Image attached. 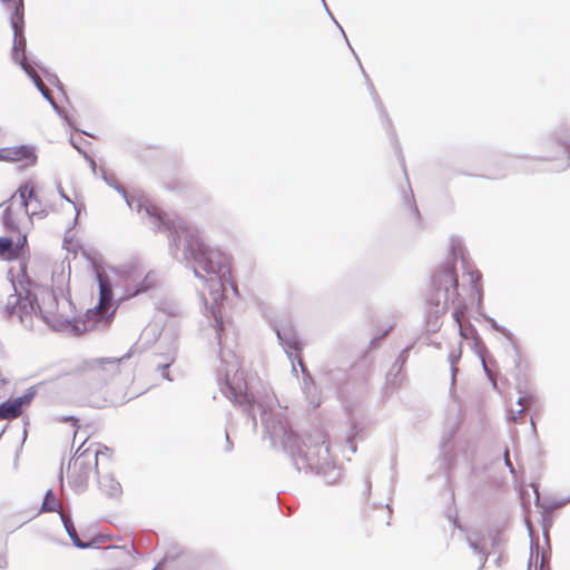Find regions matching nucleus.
I'll list each match as a JSON object with an SVG mask.
<instances>
[{
	"label": "nucleus",
	"mask_w": 570,
	"mask_h": 570,
	"mask_svg": "<svg viewBox=\"0 0 570 570\" xmlns=\"http://www.w3.org/2000/svg\"><path fill=\"white\" fill-rule=\"evenodd\" d=\"M37 387H29L22 395L9 397L0 403V420H12L20 416L26 407H28L35 396Z\"/></svg>",
	"instance_id": "1a4fd4ad"
},
{
	"label": "nucleus",
	"mask_w": 570,
	"mask_h": 570,
	"mask_svg": "<svg viewBox=\"0 0 570 570\" xmlns=\"http://www.w3.org/2000/svg\"><path fill=\"white\" fill-rule=\"evenodd\" d=\"M98 476V484L99 489L109 498H117L121 493V485L120 483L114 479L112 475L106 474L100 475L99 473L96 474Z\"/></svg>",
	"instance_id": "2eb2a0df"
},
{
	"label": "nucleus",
	"mask_w": 570,
	"mask_h": 570,
	"mask_svg": "<svg viewBox=\"0 0 570 570\" xmlns=\"http://www.w3.org/2000/svg\"><path fill=\"white\" fill-rule=\"evenodd\" d=\"M137 347L134 345L126 354L120 357H101L86 362V368L89 377L95 380V389H100L108 383L110 379L119 372V364L131 357Z\"/></svg>",
	"instance_id": "0eeeda50"
},
{
	"label": "nucleus",
	"mask_w": 570,
	"mask_h": 570,
	"mask_svg": "<svg viewBox=\"0 0 570 570\" xmlns=\"http://www.w3.org/2000/svg\"><path fill=\"white\" fill-rule=\"evenodd\" d=\"M2 225L10 232L19 230V226L13 219V214L10 207L4 208L2 212Z\"/></svg>",
	"instance_id": "4be33fe9"
},
{
	"label": "nucleus",
	"mask_w": 570,
	"mask_h": 570,
	"mask_svg": "<svg viewBox=\"0 0 570 570\" xmlns=\"http://www.w3.org/2000/svg\"><path fill=\"white\" fill-rule=\"evenodd\" d=\"M531 401H532V396H530V395H520L518 397L517 403H518V405H523V404L528 405V404L531 403Z\"/></svg>",
	"instance_id": "09e8293b"
},
{
	"label": "nucleus",
	"mask_w": 570,
	"mask_h": 570,
	"mask_svg": "<svg viewBox=\"0 0 570 570\" xmlns=\"http://www.w3.org/2000/svg\"><path fill=\"white\" fill-rule=\"evenodd\" d=\"M233 449H234V444H233V442H232V440H230V438H229L228 432L226 431V432H225V449H224V451H225L226 453H229V452H232V451H233Z\"/></svg>",
	"instance_id": "de8ad7c7"
},
{
	"label": "nucleus",
	"mask_w": 570,
	"mask_h": 570,
	"mask_svg": "<svg viewBox=\"0 0 570 570\" xmlns=\"http://www.w3.org/2000/svg\"><path fill=\"white\" fill-rule=\"evenodd\" d=\"M57 421L63 422V423H70L72 426H78V422H79V420L72 415L59 416V417H57Z\"/></svg>",
	"instance_id": "79ce46f5"
},
{
	"label": "nucleus",
	"mask_w": 570,
	"mask_h": 570,
	"mask_svg": "<svg viewBox=\"0 0 570 570\" xmlns=\"http://www.w3.org/2000/svg\"><path fill=\"white\" fill-rule=\"evenodd\" d=\"M104 181L122 196L130 209L148 216L155 232L168 234L169 253L178 262L191 268L197 278L208 284L212 304L206 307L214 337L219 346L220 366L217 370V382L222 393L233 403H262L249 389L245 373L239 370V362L228 344L226 324L222 315L223 278L228 273V258L208 246L198 228L188 225L181 218L171 216L156 205L139 197L130 196L118 184L114 174L100 169Z\"/></svg>",
	"instance_id": "f257e3e1"
},
{
	"label": "nucleus",
	"mask_w": 570,
	"mask_h": 570,
	"mask_svg": "<svg viewBox=\"0 0 570 570\" xmlns=\"http://www.w3.org/2000/svg\"><path fill=\"white\" fill-rule=\"evenodd\" d=\"M450 520H451V522H452L454 528H456V529H459L461 531H464V528L460 523L459 518L456 515L452 517Z\"/></svg>",
	"instance_id": "3c124183"
},
{
	"label": "nucleus",
	"mask_w": 570,
	"mask_h": 570,
	"mask_svg": "<svg viewBox=\"0 0 570 570\" xmlns=\"http://www.w3.org/2000/svg\"><path fill=\"white\" fill-rule=\"evenodd\" d=\"M484 320L487 321V323L490 325V327L492 330H494L495 332L502 334L509 341V343L514 348L517 356H519V347H518V344L515 343L514 334L509 328H507L505 326L500 325L491 316H484Z\"/></svg>",
	"instance_id": "a211bd4d"
},
{
	"label": "nucleus",
	"mask_w": 570,
	"mask_h": 570,
	"mask_svg": "<svg viewBox=\"0 0 570 570\" xmlns=\"http://www.w3.org/2000/svg\"><path fill=\"white\" fill-rule=\"evenodd\" d=\"M185 567L187 570H213L215 567V559L210 553H194L189 551Z\"/></svg>",
	"instance_id": "ddd939ff"
},
{
	"label": "nucleus",
	"mask_w": 570,
	"mask_h": 570,
	"mask_svg": "<svg viewBox=\"0 0 570 570\" xmlns=\"http://www.w3.org/2000/svg\"><path fill=\"white\" fill-rule=\"evenodd\" d=\"M406 205L411 209V212L415 215L416 218L420 217V212L417 206L415 205L414 195L412 190L410 191V197L405 199Z\"/></svg>",
	"instance_id": "c9c22d12"
},
{
	"label": "nucleus",
	"mask_w": 570,
	"mask_h": 570,
	"mask_svg": "<svg viewBox=\"0 0 570 570\" xmlns=\"http://www.w3.org/2000/svg\"><path fill=\"white\" fill-rule=\"evenodd\" d=\"M20 67L26 72V75L32 80V82L35 83L39 92L42 95V97L46 100H49L52 96L50 95L49 90L45 88L41 80L36 76L32 66L20 62Z\"/></svg>",
	"instance_id": "aec40b11"
},
{
	"label": "nucleus",
	"mask_w": 570,
	"mask_h": 570,
	"mask_svg": "<svg viewBox=\"0 0 570 570\" xmlns=\"http://www.w3.org/2000/svg\"><path fill=\"white\" fill-rule=\"evenodd\" d=\"M461 261L464 273L470 276V283L478 292L479 304L482 299L481 291L478 285L481 281V273L471 268L469 259L465 254V248L461 238L451 236L450 238V257L449 259L432 275V293L428 297V303L431 306V314L439 316L445 313L449 303H454L459 296L458 292V275L456 262Z\"/></svg>",
	"instance_id": "7ed1b4c3"
},
{
	"label": "nucleus",
	"mask_w": 570,
	"mask_h": 570,
	"mask_svg": "<svg viewBox=\"0 0 570 570\" xmlns=\"http://www.w3.org/2000/svg\"><path fill=\"white\" fill-rule=\"evenodd\" d=\"M48 81L55 86L59 91H61L63 95L66 94L65 92V87H63V83L60 81V79L58 78L57 75H49L48 76Z\"/></svg>",
	"instance_id": "4c0bfd02"
},
{
	"label": "nucleus",
	"mask_w": 570,
	"mask_h": 570,
	"mask_svg": "<svg viewBox=\"0 0 570 570\" xmlns=\"http://www.w3.org/2000/svg\"><path fill=\"white\" fill-rule=\"evenodd\" d=\"M348 420H350V423H351V429H352V434L353 435H348L346 441H347V444H348V448H350L351 452L355 453L356 452V445L354 443V436L360 434L362 432V429L357 426V424L354 422V420H353V417L351 415L348 416Z\"/></svg>",
	"instance_id": "a878e982"
},
{
	"label": "nucleus",
	"mask_w": 570,
	"mask_h": 570,
	"mask_svg": "<svg viewBox=\"0 0 570 570\" xmlns=\"http://www.w3.org/2000/svg\"><path fill=\"white\" fill-rule=\"evenodd\" d=\"M539 159L540 160H544V161H549V160H552L553 158L552 157H540Z\"/></svg>",
	"instance_id": "864d4df0"
},
{
	"label": "nucleus",
	"mask_w": 570,
	"mask_h": 570,
	"mask_svg": "<svg viewBox=\"0 0 570 570\" xmlns=\"http://www.w3.org/2000/svg\"><path fill=\"white\" fill-rule=\"evenodd\" d=\"M324 375L326 376L327 381L333 383L335 386L340 387L345 383V380L347 377V371L346 368L331 367L330 365H327L324 368Z\"/></svg>",
	"instance_id": "6ab92c4d"
},
{
	"label": "nucleus",
	"mask_w": 570,
	"mask_h": 570,
	"mask_svg": "<svg viewBox=\"0 0 570 570\" xmlns=\"http://www.w3.org/2000/svg\"><path fill=\"white\" fill-rule=\"evenodd\" d=\"M534 502H535L537 505L539 504V498L538 497L535 498Z\"/></svg>",
	"instance_id": "052dcab7"
},
{
	"label": "nucleus",
	"mask_w": 570,
	"mask_h": 570,
	"mask_svg": "<svg viewBox=\"0 0 570 570\" xmlns=\"http://www.w3.org/2000/svg\"><path fill=\"white\" fill-rule=\"evenodd\" d=\"M50 106L52 107V109L56 111V114L63 118L65 119V112L63 110L59 107V105L55 101V99L51 97L49 100H47Z\"/></svg>",
	"instance_id": "a18cd8bd"
},
{
	"label": "nucleus",
	"mask_w": 570,
	"mask_h": 570,
	"mask_svg": "<svg viewBox=\"0 0 570 570\" xmlns=\"http://www.w3.org/2000/svg\"><path fill=\"white\" fill-rule=\"evenodd\" d=\"M40 206H41V204H40V203H39V204H38V203H36V205H35V207H33V208L40 209Z\"/></svg>",
	"instance_id": "4d7b16f0"
},
{
	"label": "nucleus",
	"mask_w": 570,
	"mask_h": 570,
	"mask_svg": "<svg viewBox=\"0 0 570 570\" xmlns=\"http://www.w3.org/2000/svg\"><path fill=\"white\" fill-rule=\"evenodd\" d=\"M460 355H461V351L458 353V355H455L454 352H451L450 355H449V361H450V364H451L452 380L454 379L455 363L459 361Z\"/></svg>",
	"instance_id": "ea45409f"
},
{
	"label": "nucleus",
	"mask_w": 570,
	"mask_h": 570,
	"mask_svg": "<svg viewBox=\"0 0 570 570\" xmlns=\"http://www.w3.org/2000/svg\"><path fill=\"white\" fill-rule=\"evenodd\" d=\"M17 194H19L21 207L23 208L24 214L29 215L30 203L35 202L39 204V198L35 191L33 185L30 181H26L19 186Z\"/></svg>",
	"instance_id": "dca6fc26"
},
{
	"label": "nucleus",
	"mask_w": 570,
	"mask_h": 570,
	"mask_svg": "<svg viewBox=\"0 0 570 570\" xmlns=\"http://www.w3.org/2000/svg\"><path fill=\"white\" fill-rule=\"evenodd\" d=\"M525 523L529 529V532L531 533L530 522L528 520H525ZM530 538H531V544H530L531 556H530L529 563H528L529 568L531 567V563H532L533 552L535 551V558H538L539 550H540L538 541L537 540L534 541L531 534H530Z\"/></svg>",
	"instance_id": "473e14b6"
},
{
	"label": "nucleus",
	"mask_w": 570,
	"mask_h": 570,
	"mask_svg": "<svg viewBox=\"0 0 570 570\" xmlns=\"http://www.w3.org/2000/svg\"><path fill=\"white\" fill-rule=\"evenodd\" d=\"M465 539H466V543L469 544V547H470L473 551H475V552H478L479 554H481V556H482V564H484V562L487 561V554H485V552L483 551V549L481 548V546H480L476 541H473V540L471 539V537H469V535H466V538H465Z\"/></svg>",
	"instance_id": "2f4dec72"
},
{
	"label": "nucleus",
	"mask_w": 570,
	"mask_h": 570,
	"mask_svg": "<svg viewBox=\"0 0 570 570\" xmlns=\"http://www.w3.org/2000/svg\"><path fill=\"white\" fill-rule=\"evenodd\" d=\"M271 327L275 332L278 344L283 347L284 353L292 364V373L297 376L295 363L301 367L303 374L307 372L301 354L305 347L295 324L289 317H283L271 322Z\"/></svg>",
	"instance_id": "20e7f679"
},
{
	"label": "nucleus",
	"mask_w": 570,
	"mask_h": 570,
	"mask_svg": "<svg viewBox=\"0 0 570 570\" xmlns=\"http://www.w3.org/2000/svg\"><path fill=\"white\" fill-rule=\"evenodd\" d=\"M27 247H28L27 235L22 234L19 236L17 243L16 244L13 243V248L11 249V252L14 254H20V253H23Z\"/></svg>",
	"instance_id": "7c9ffc66"
},
{
	"label": "nucleus",
	"mask_w": 570,
	"mask_h": 570,
	"mask_svg": "<svg viewBox=\"0 0 570 570\" xmlns=\"http://www.w3.org/2000/svg\"><path fill=\"white\" fill-rule=\"evenodd\" d=\"M568 498H570V494L568 495Z\"/></svg>",
	"instance_id": "680f3d73"
},
{
	"label": "nucleus",
	"mask_w": 570,
	"mask_h": 570,
	"mask_svg": "<svg viewBox=\"0 0 570 570\" xmlns=\"http://www.w3.org/2000/svg\"><path fill=\"white\" fill-rule=\"evenodd\" d=\"M70 142H71L72 147H73L75 149H77L80 154H81V151H83V150L78 146V142H75L72 139L70 140Z\"/></svg>",
	"instance_id": "603ef678"
},
{
	"label": "nucleus",
	"mask_w": 570,
	"mask_h": 570,
	"mask_svg": "<svg viewBox=\"0 0 570 570\" xmlns=\"http://www.w3.org/2000/svg\"><path fill=\"white\" fill-rule=\"evenodd\" d=\"M30 220L32 219V217H38V218H45L47 216V210L46 209H37V208H32L31 212H29V215H27Z\"/></svg>",
	"instance_id": "37998d69"
},
{
	"label": "nucleus",
	"mask_w": 570,
	"mask_h": 570,
	"mask_svg": "<svg viewBox=\"0 0 570 570\" xmlns=\"http://www.w3.org/2000/svg\"><path fill=\"white\" fill-rule=\"evenodd\" d=\"M570 503V498L566 497V498H562L561 500L559 501H554L552 502L549 508L550 509H559V508H562L564 507L566 504Z\"/></svg>",
	"instance_id": "49530a36"
},
{
	"label": "nucleus",
	"mask_w": 570,
	"mask_h": 570,
	"mask_svg": "<svg viewBox=\"0 0 570 570\" xmlns=\"http://www.w3.org/2000/svg\"><path fill=\"white\" fill-rule=\"evenodd\" d=\"M115 273L119 281L122 282V293L119 299H129L148 293L156 288L158 284V277L154 271L142 275L138 265L134 263L115 268Z\"/></svg>",
	"instance_id": "39448f33"
},
{
	"label": "nucleus",
	"mask_w": 570,
	"mask_h": 570,
	"mask_svg": "<svg viewBox=\"0 0 570 570\" xmlns=\"http://www.w3.org/2000/svg\"><path fill=\"white\" fill-rule=\"evenodd\" d=\"M10 12V26L13 31V43L11 49L12 60L20 66V62L31 65L27 58V40L24 37L23 0H0Z\"/></svg>",
	"instance_id": "423d86ee"
},
{
	"label": "nucleus",
	"mask_w": 570,
	"mask_h": 570,
	"mask_svg": "<svg viewBox=\"0 0 570 570\" xmlns=\"http://www.w3.org/2000/svg\"><path fill=\"white\" fill-rule=\"evenodd\" d=\"M99 298L94 308L88 309V318L110 321L118 304L115 302L112 283L106 274L96 271Z\"/></svg>",
	"instance_id": "6e6552de"
},
{
	"label": "nucleus",
	"mask_w": 570,
	"mask_h": 570,
	"mask_svg": "<svg viewBox=\"0 0 570 570\" xmlns=\"http://www.w3.org/2000/svg\"><path fill=\"white\" fill-rule=\"evenodd\" d=\"M370 487H371L370 481L366 480V488H367V490H370Z\"/></svg>",
	"instance_id": "13d9d810"
},
{
	"label": "nucleus",
	"mask_w": 570,
	"mask_h": 570,
	"mask_svg": "<svg viewBox=\"0 0 570 570\" xmlns=\"http://www.w3.org/2000/svg\"><path fill=\"white\" fill-rule=\"evenodd\" d=\"M503 459H504V464H505V466L509 469V472H510L513 476H515L517 471H515V469H514V466H513V464H512V462H511V460H510V456H509V449H505V450H504Z\"/></svg>",
	"instance_id": "58836bf2"
},
{
	"label": "nucleus",
	"mask_w": 570,
	"mask_h": 570,
	"mask_svg": "<svg viewBox=\"0 0 570 570\" xmlns=\"http://www.w3.org/2000/svg\"><path fill=\"white\" fill-rule=\"evenodd\" d=\"M13 248V239L9 236H0V255L10 253Z\"/></svg>",
	"instance_id": "c756f323"
},
{
	"label": "nucleus",
	"mask_w": 570,
	"mask_h": 570,
	"mask_svg": "<svg viewBox=\"0 0 570 570\" xmlns=\"http://www.w3.org/2000/svg\"><path fill=\"white\" fill-rule=\"evenodd\" d=\"M322 3H323V7L326 11V13L330 16L331 20L336 24V27L340 29V31L342 32V35H344V29L342 28V26L336 21V19L334 18V16L332 14V12L330 11L325 0H321Z\"/></svg>",
	"instance_id": "c03bdc74"
},
{
	"label": "nucleus",
	"mask_w": 570,
	"mask_h": 570,
	"mask_svg": "<svg viewBox=\"0 0 570 570\" xmlns=\"http://www.w3.org/2000/svg\"><path fill=\"white\" fill-rule=\"evenodd\" d=\"M343 36H344V38H345V40H346V42H347L348 47L351 48V51H354V48H352V47H351V45H350V42H348V39H347L346 35L344 33Z\"/></svg>",
	"instance_id": "5fc2aeb1"
},
{
	"label": "nucleus",
	"mask_w": 570,
	"mask_h": 570,
	"mask_svg": "<svg viewBox=\"0 0 570 570\" xmlns=\"http://www.w3.org/2000/svg\"><path fill=\"white\" fill-rule=\"evenodd\" d=\"M360 67L362 69V72H363L366 81H367V86H368L371 95L373 96V100L375 102V106L377 107V109H379L380 114L382 115V117L385 118V120L389 122L390 120L387 119V116H386V114H385V111L383 109V105H382L381 100L379 99V96H377V94H376V91L374 89L373 83L370 81V79H368V77H367V75H366V72L363 69L361 63H360Z\"/></svg>",
	"instance_id": "5701e85b"
},
{
	"label": "nucleus",
	"mask_w": 570,
	"mask_h": 570,
	"mask_svg": "<svg viewBox=\"0 0 570 570\" xmlns=\"http://www.w3.org/2000/svg\"><path fill=\"white\" fill-rule=\"evenodd\" d=\"M0 160L13 163L24 161V166L36 165L38 158L35 147L30 145L0 148Z\"/></svg>",
	"instance_id": "9d476101"
},
{
	"label": "nucleus",
	"mask_w": 570,
	"mask_h": 570,
	"mask_svg": "<svg viewBox=\"0 0 570 570\" xmlns=\"http://www.w3.org/2000/svg\"><path fill=\"white\" fill-rule=\"evenodd\" d=\"M61 522L63 524V528L71 540L72 544L78 549H89V548H96L95 541H82L77 533L76 527L73 524V521L70 515L65 514L63 512H59Z\"/></svg>",
	"instance_id": "f8f14e48"
},
{
	"label": "nucleus",
	"mask_w": 570,
	"mask_h": 570,
	"mask_svg": "<svg viewBox=\"0 0 570 570\" xmlns=\"http://www.w3.org/2000/svg\"><path fill=\"white\" fill-rule=\"evenodd\" d=\"M501 542V534H500V531H495L492 535H491V543L493 547H497L499 546Z\"/></svg>",
	"instance_id": "8fccbe9b"
},
{
	"label": "nucleus",
	"mask_w": 570,
	"mask_h": 570,
	"mask_svg": "<svg viewBox=\"0 0 570 570\" xmlns=\"http://www.w3.org/2000/svg\"><path fill=\"white\" fill-rule=\"evenodd\" d=\"M385 508L389 510V513H391V512H392V508L390 507V504H387V503H386V504H385Z\"/></svg>",
	"instance_id": "6e6d98bb"
},
{
	"label": "nucleus",
	"mask_w": 570,
	"mask_h": 570,
	"mask_svg": "<svg viewBox=\"0 0 570 570\" xmlns=\"http://www.w3.org/2000/svg\"><path fill=\"white\" fill-rule=\"evenodd\" d=\"M452 316L456 321V323L460 324L461 316H460V311L458 308H455L453 311ZM459 326H460L459 332L462 337L469 338L470 336L476 335V331L472 325H469L466 327H463L461 325H459Z\"/></svg>",
	"instance_id": "b1692460"
},
{
	"label": "nucleus",
	"mask_w": 570,
	"mask_h": 570,
	"mask_svg": "<svg viewBox=\"0 0 570 570\" xmlns=\"http://www.w3.org/2000/svg\"><path fill=\"white\" fill-rule=\"evenodd\" d=\"M81 155L89 163V166H90V169H91L92 174L97 175L98 167H97V164H96L95 159L87 151H81Z\"/></svg>",
	"instance_id": "a19ab883"
},
{
	"label": "nucleus",
	"mask_w": 570,
	"mask_h": 570,
	"mask_svg": "<svg viewBox=\"0 0 570 570\" xmlns=\"http://www.w3.org/2000/svg\"><path fill=\"white\" fill-rule=\"evenodd\" d=\"M392 328H393V325H390L386 330H384V331L382 332V334H380V335H377V336H375V337L371 338V341H370V346H371L372 348H375L376 346H379L380 341H381L384 336H386V335L390 333V331H391Z\"/></svg>",
	"instance_id": "e433bc0d"
},
{
	"label": "nucleus",
	"mask_w": 570,
	"mask_h": 570,
	"mask_svg": "<svg viewBox=\"0 0 570 570\" xmlns=\"http://www.w3.org/2000/svg\"><path fill=\"white\" fill-rule=\"evenodd\" d=\"M474 345H475V348H476V353H478V355H479V357L481 360V364H482V367H483V371H484L487 377L491 382L492 387L497 389L495 377H494V374H493V372H492V370L490 367V364H492L493 362L487 360L485 356L483 355L484 351L487 350L484 344L481 342V340L479 337H476V340L474 342Z\"/></svg>",
	"instance_id": "f3484780"
},
{
	"label": "nucleus",
	"mask_w": 570,
	"mask_h": 570,
	"mask_svg": "<svg viewBox=\"0 0 570 570\" xmlns=\"http://www.w3.org/2000/svg\"><path fill=\"white\" fill-rule=\"evenodd\" d=\"M411 350H412V345H407L397 355V357H396V360H395V362L393 364L394 367H397V372H402L405 363L407 362V358H409Z\"/></svg>",
	"instance_id": "bb28decb"
},
{
	"label": "nucleus",
	"mask_w": 570,
	"mask_h": 570,
	"mask_svg": "<svg viewBox=\"0 0 570 570\" xmlns=\"http://www.w3.org/2000/svg\"><path fill=\"white\" fill-rule=\"evenodd\" d=\"M11 286L13 293L8 295L3 311L6 318L12 320L17 317L23 327L31 330L33 327V316L38 312L42 321L56 332L69 331L78 335L88 331L86 322H78L72 311L70 315H63L59 313L58 309L56 312L47 309L39 305L36 295L31 292L18 291L13 281L11 282ZM46 298L50 305L55 304L58 308L57 297L52 292L48 293L46 297L42 298L43 303Z\"/></svg>",
	"instance_id": "f03ea898"
},
{
	"label": "nucleus",
	"mask_w": 570,
	"mask_h": 570,
	"mask_svg": "<svg viewBox=\"0 0 570 570\" xmlns=\"http://www.w3.org/2000/svg\"><path fill=\"white\" fill-rule=\"evenodd\" d=\"M111 449L107 448V446H104L101 449H97L94 453V460H95V465H94V471L96 474H98V464H99V458H106V460H109L110 459V455H111Z\"/></svg>",
	"instance_id": "cd10ccee"
},
{
	"label": "nucleus",
	"mask_w": 570,
	"mask_h": 570,
	"mask_svg": "<svg viewBox=\"0 0 570 570\" xmlns=\"http://www.w3.org/2000/svg\"><path fill=\"white\" fill-rule=\"evenodd\" d=\"M57 189H58L59 196L63 200H66L67 203H69V204H71L73 206V208L76 210V217H75V223H76L77 219H78V215H79V207H78V205L65 193L63 188L60 185H58Z\"/></svg>",
	"instance_id": "72a5a7b5"
},
{
	"label": "nucleus",
	"mask_w": 570,
	"mask_h": 570,
	"mask_svg": "<svg viewBox=\"0 0 570 570\" xmlns=\"http://www.w3.org/2000/svg\"><path fill=\"white\" fill-rule=\"evenodd\" d=\"M160 341L168 343V347L165 352L159 353L165 361L157 364V371L161 372L163 379L171 382L173 379L169 375L168 368L176 360L177 344L175 338L173 336H167V334L160 336Z\"/></svg>",
	"instance_id": "9b49d317"
},
{
	"label": "nucleus",
	"mask_w": 570,
	"mask_h": 570,
	"mask_svg": "<svg viewBox=\"0 0 570 570\" xmlns=\"http://www.w3.org/2000/svg\"><path fill=\"white\" fill-rule=\"evenodd\" d=\"M556 141L562 148L563 154L567 156L568 160H570V139L558 137ZM568 167H570V161H568L561 170H564Z\"/></svg>",
	"instance_id": "c85d7f7f"
},
{
	"label": "nucleus",
	"mask_w": 570,
	"mask_h": 570,
	"mask_svg": "<svg viewBox=\"0 0 570 570\" xmlns=\"http://www.w3.org/2000/svg\"><path fill=\"white\" fill-rule=\"evenodd\" d=\"M92 405H94V406H96V407H99V406H100V404H99V403H94Z\"/></svg>",
	"instance_id": "bf43d9fd"
},
{
	"label": "nucleus",
	"mask_w": 570,
	"mask_h": 570,
	"mask_svg": "<svg viewBox=\"0 0 570 570\" xmlns=\"http://www.w3.org/2000/svg\"><path fill=\"white\" fill-rule=\"evenodd\" d=\"M90 456H91V453L88 450H85L83 452H81L80 454H78L75 458V462H73V466L76 469H78L77 479H78L79 483H81L85 487L87 485L89 474L92 471V466L90 463Z\"/></svg>",
	"instance_id": "4468645a"
},
{
	"label": "nucleus",
	"mask_w": 570,
	"mask_h": 570,
	"mask_svg": "<svg viewBox=\"0 0 570 570\" xmlns=\"http://www.w3.org/2000/svg\"><path fill=\"white\" fill-rule=\"evenodd\" d=\"M403 381L402 372H397V367H394V365L391 366L390 371L386 374V384L396 386L401 384Z\"/></svg>",
	"instance_id": "393cba45"
},
{
	"label": "nucleus",
	"mask_w": 570,
	"mask_h": 570,
	"mask_svg": "<svg viewBox=\"0 0 570 570\" xmlns=\"http://www.w3.org/2000/svg\"><path fill=\"white\" fill-rule=\"evenodd\" d=\"M41 512H60L58 509V501L56 492L52 489H48L45 493V498L41 504Z\"/></svg>",
	"instance_id": "412c9836"
},
{
	"label": "nucleus",
	"mask_w": 570,
	"mask_h": 570,
	"mask_svg": "<svg viewBox=\"0 0 570 570\" xmlns=\"http://www.w3.org/2000/svg\"><path fill=\"white\" fill-rule=\"evenodd\" d=\"M523 412H524V407L521 406L519 410L517 411H513L511 410L510 413L508 414V421H511L513 423H519L522 415H523Z\"/></svg>",
	"instance_id": "f704fd0d"
}]
</instances>
